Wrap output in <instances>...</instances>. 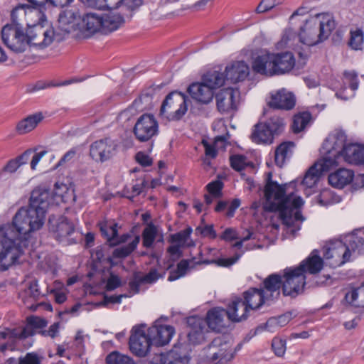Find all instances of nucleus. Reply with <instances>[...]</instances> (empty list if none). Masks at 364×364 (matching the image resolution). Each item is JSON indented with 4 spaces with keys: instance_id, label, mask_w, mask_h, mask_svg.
I'll return each instance as SVG.
<instances>
[{
    "instance_id": "nucleus-1",
    "label": "nucleus",
    "mask_w": 364,
    "mask_h": 364,
    "mask_svg": "<svg viewBox=\"0 0 364 364\" xmlns=\"http://www.w3.org/2000/svg\"><path fill=\"white\" fill-rule=\"evenodd\" d=\"M50 191L45 187H37L31 194L28 207L21 208L13 218L12 223L0 226V237L20 257L23 249L29 246L31 232L43 225L49 205Z\"/></svg>"
},
{
    "instance_id": "nucleus-2",
    "label": "nucleus",
    "mask_w": 364,
    "mask_h": 364,
    "mask_svg": "<svg viewBox=\"0 0 364 364\" xmlns=\"http://www.w3.org/2000/svg\"><path fill=\"white\" fill-rule=\"evenodd\" d=\"M272 178V173L269 172L264 190V209L268 212H278L282 223L287 227H293L296 222L303 220L299 209L303 205L304 201L293 193L286 195L287 184L279 185Z\"/></svg>"
},
{
    "instance_id": "nucleus-3",
    "label": "nucleus",
    "mask_w": 364,
    "mask_h": 364,
    "mask_svg": "<svg viewBox=\"0 0 364 364\" xmlns=\"http://www.w3.org/2000/svg\"><path fill=\"white\" fill-rule=\"evenodd\" d=\"M360 234H353L348 237V245L342 241H336L323 247V257L326 264L333 268L340 267L350 261L351 253L358 250L359 254L364 253V230Z\"/></svg>"
},
{
    "instance_id": "nucleus-4",
    "label": "nucleus",
    "mask_w": 364,
    "mask_h": 364,
    "mask_svg": "<svg viewBox=\"0 0 364 364\" xmlns=\"http://www.w3.org/2000/svg\"><path fill=\"white\" fill-rule=\"evenodd\" d=\"M124 23V17L119 14L87 13L82 18L80 29L86 37H90L96 33L107 34L114 31Z\"/></svg>"
},
{
    "instance_id": "nucleus-5",
    "label": "nucleus",
    "mask_w": 364,
    "mask_h": 364,
    "mask_svg": "<svg viewBox=\"0 0 364 364\" xmlns=\"http://www.w3.org/2000/svg\"><path fill=\"white\" fill-rule=\"evenodd\" d=\"M335 28L336 23L332 18L321 21L318 17H311L300 28L299 41L308 46H315L327 39Z\"/></svg>"
},
{
    "instance_id": "nucleus-6",
    "label": "nucleus",
    "mask_w": 364,
    "mask_h": 364,
    "mask_svg": "<svg viewBox=\"0 0 364 364\" xmlns=\"http://www.w3.org/2000/svg\"><path fill=\"white\" fill-rule=\"evenodd\" d=\"M231 308L232 302L229 304L227 310L219 307L211 309L207 313L205 321L197 316H192L188 318V324L193 326V330L196 333H202L205 323L212 331L220 332L226 327L224 322L225 316H227L232 322H240L245 320V314L239 316L237 313H234L232 316L230 315Z\"/></svg>"
},
{
    "instance_id": "nucleus-7",
    "label": "nucleus",
    "mask_w": 364,
    "mask_h": 364,
    "mask_svg": "<svg viewBox=\"0 0 364 364\" xmlns=\"http://www.w3.org/2000/svg\"><path fill=\"white\" fill-rule=\"evenodd\" d=\"M285 129L283 118L272 116L264 122H259L254 126L251 139L257 144H270L274 139L279 136Z\"/></svg>"
},
{
    "instance_id": "nucleus-8",
    "label": "nucleus",
    "mask_w": 364,
    "mask_h": 364,
    "mask_svg": "<svg viewBox=\"0 0 364 364\" xmlns=\"http://www.w3.org/2000/svg\"><path fill=\"white\" fill-rule=\"evenodd\" d=\"M271 304L260 287L250 288L243 293V299L236 298L232 301V308L229 314L232 316L234 313L237 312L239 308H242V314L245 315L246 320L250 310H258L263 305L269 306Z\"/></svg>"
},
{
    "instance_id": "nucleus-9",
    "label": "nucleus",
    "mask_w": 364,
    "mask_h": 364,
    "mask_svg": "<svg viewBox=\"0 0 364 364\" xmlns=\"http://www.w3.org/2000/svg\"><path fill=\"white\" fill-rule=\"evenodd\" d=\"M283 279L282 294L285 296L295 298L303 293L306 285V276L297 267H287L282 274Z\"/></svg>"
},
{
    "instance_id": "nucleus-10",
    "label": "nucleus",
    "mask_w": 364,
    "mask_h": 364,
    "mask_svg": "<svg viewBox=\"0 0 364 364\" xmlns=\"http://www.w3.org/2000/svg\"><path fill=\"white\" fill-rule=\"evenodd\" d=\"M186 112L185 95L176 91L170 92L166 97L160 109V114L172 121L181 119Z\"/></svg>"
},
{
    "instance_id": "nucleus-11",
    "label": "nucleus",
    "mask_w": 364,
    "mask_h": 364,
    "mask_svg": "<svg viewBox=\"0 0 364 364\" xmlns=\"http://www.w3.org/2000/svg\"><path fill=\"white\" fill-rule=\"evenodd\" d=\"M230 346L224 336L215 338L203 350L208 362L216 364L233 359L235 355L229 350Z\"/></svg>"
},
{
    "instance_id": "nucleus-12",
    "label": "nucleus",
    "mask_w": 364,
    "mask_h": 364,
    "mask_svg": "<svg viewBox=\"0 0 364 364\" xmlns=\"http://www.w3.org/2000/svg\"><path fill=\"white\" fill-rule=\"evenodd\" d=\"M4 43L16 53H23L26 49V33L20 24H6L1 29Z\"/></svg>"
},
{
    "instance_id": "nucleus-13",
    "label": "nucleus",
    "mask_w": 364,
    "mask_h": 364,
    "mask_svg": "<svg viewBox=\"0 0 364 364\" xmlns=\"http://www.w3.org/2000/svg\"><path fill=\"white\" fill-rule=\"evenodd\" d=\"M26 47L34 46L41 48L50 46L53 41H60L53 28H46L43 26L34 25L29 27L26 33Z\"/></svg>"
},
{
    "instance_id": "nucleus-14",
    "label": "nucleus",
    "mask_w": 364,
    "mask_h": 364,
    "mask_svg": "<svg viewBox=\"0 0 364 364\" xmlns=\"http://www.w3.org/2000/svg\"><path fill=\"white\" fill-rule=\"evenodd\" d=\"M133 132L139 141H148L158 134V122L153 114H144L137 119Z\"/></svg>"
},
{
    "instance_id": "nucleus-15",
    "label": "nucleus",
    "mask_w": 364,
    "mask_h": 364,
    "mask_svg": "<svg viewBox=\"0 0 364 364\" xmlns=\"http://www.w3.org/2000/svg\"><path fill=\"white\" fill-rule=\"evenodd\" d=\"M155 346L149 336V331L146 333L142 326H134L132 330L129 338V347L132 352L139 357H145Z\"/></svg>"
},
{
    "instance_id": "nucleus-16",
    "label": "nucleus",
    "mask_w": 364,
    "mask_h": 364,
    "mask_svg": "<svg viewBox=\"0 0 364 364\" xmlns=\"http://www.w3.org/2000/svg\"><path fill=\"white\" fill-rule=\"evenodd\" d=\"M116 148L117 144L109 138L97 140L90 145V156L95 161L102 163L114 155Z\"/></svg>"
},
{
    "instance_id": "nucleus-17",
    "label": "nucleus",
    "mask_w": 364,
    "mask_h": 364,
    "mask_svg": "<svg viewBox=\"0 0 364 364\" xmlns=\"http://www.w3.org/2000/svg\"><path fill=\"white\" fill-rule=\"evenodd\" d=\"M337 165L336 159H331L330 156H326L322 164H315L309 168L305 173L302 184L307 188H313L323 171H328L331 167Z\"/></svg>"
},
{
    "instance_id": "nucleus-18",
    "label": "nucleus",
    "mask_w": 364,
    "mask_h": 364,
    "mask_svg": "<svg viewBox=\"0 0 364 364\" xmlns=\"http://www.w3.org/2000/svg\"><path fill=\"white\" fill-rule=\"evenodd\" d=\"M260 288L267 298L272 303L277 300L282 291L283 279L282 274L273 273L267 276L262 282Z\"/></svg>"
},
{
    "instance_id": "nucleus-19",
    "label": "nucleus",
    "mask_w": 364,
    "mask_h": 364,
    "mask_svg": "<svg viewBox=\"0 0 364 364\" xmlns=\"http://www.w3.org/2000/svg\"><path fill=\"white\" fill-rule=\"evenodd\" d=\"M148 331L156 348L168 344L175 333L174 328L168 325L153 326L148 328Z\"/></svg>"
},
{
    "instance_id": "nucleus-20",
    "label": "nucleus",
    "mask_w": 364,
    "mask_h": 364,
    "mask_svg": "<svg viewBox=\"0 0 364 364\" xmlns=\"http://www.w3.org/2000/svg\"><path fill=\"white\" fill-rule=\"evenodd\" d=\"M274 53H266L257 55L252 62L254 72L268 77L276 75Z\"/></svg>"
},
{
    "instance_id": "nucleus-21",
    "label": "nucleus",
    "mask_w": 364,
    "mask_h": 364,
    "mask_svg": "<svg viewBox=\"0 0 364 364\" xmlns=\"http://www.w3.org/2000/svg\"><path fill=\"white\" fill-rule=\"evenodd\" d=\"M49 224L53 237L60 242L69 240L68 237L75 232L73 223L65 217H60L55 224L49 219Z\"/></svg>"
},
{
    "instance_id": "nucleus-22",
    "label": "nucleus",
    "mask_w": 364,
    "mask_h": 364,
    "mask_svg": "<svg viewBox=\"0 0 364 364\" xmlns=\"http://www.w3.org/2000/svg\"><path fill=\"white\" fill-rule=\"evenodd\" d=\"M341 155L344 160L352 164H364V146L358 144H348L343 149L337 151L333 159Z\"/></svg>"
},
{
    "instance_id": "nucleus-23",
    "label": "nucleus",
    "mask_w": 364,
    "mask_h": 364,
    "mask_svg": "<svg viewBox=\"0 0 364 364\" xmlns=\"http://www.w3.org/2000/svg\"><path fill=\"white\" fill-rule=\"evenodd\" d=\"M237 92V90L228 87L220 90L215 95L217 109L220 113H228L236 109L235 95Z\"/></svg>"
},
{
    "instance_id": "nucleus-24",
    "label": "nucleus",
    "mask_w": 364,
    "mask_h": 364,
    "mask_svg": "<svg viewBox=\"0 0 364 364\" xmlns=\"http://www.w3.org/2000/svg\"><path fill=\"white\" fill-rule=\"evenodd\" d=\"M188 92L196 101L207 105L212 102L214 92L203 80L201 82H193L188 87Z\"/></svg>"
},
{
    "instance_id": "nucleus-25",
    "label": "nucleus",
    "mask_w": 364,
    "mask_h": 364,
    "mask_svg": "<svg viewBox=\"0 0 364 364\" xmlns=\"http://www.w3.org/2000/svg\"><path fill=\"white\" fill-rule=\"evenodd\" d=\"M295 103L294 95L291 92L282 89L272 95L271 100L268 105L274 109L289 110L294 107Z\"/></svg>"
},
{
    "instance_id": "nucleus-26",
    "label": "nucleus",
    "mask_w": 364,
    "mask_h": 364,
    "mask_svg": "<svg viewBox=\"0 0 364 364\" xmlns=\"http://www.w3.org/2000/svg\"><path fill=\"white\" fill-rule=\"evenodd\" d=\"M46 325L47 321L45 319L38 316H30L27 318V325L21 329L14 328L11 335L20 336V339H25L36 334V329H41Z\"/></svg>"
},
{
    "instance_id": "nucleus-27",
    "label": "nucleus",
    "mask_w": 364,
    "mask_h": 364,
    "mask_svg": "<svg viewBox=\"0 0 364 364\" xmlns=\"http://www.w3.org/2000/svg\"><path fill=\"white\" fill-rule=\"evenodd\" d=\"M249 66L244 61L234 62L225 69L226 80L232 83L243 81L249 75Z\"/></svg>"
},
{
    "instance_id": "nucleus-28",
    "label": "nucleus",
    "mask_w": 364,
    "mask_h": 364,
    "mask_svg": "<svg viewBox=\"0 0 364 364\" xmlns=\"http://www.w3.org/2000/svg\"><path fill=\"white\" fill-rule=\"evenodd\" d=\"M276 75H284L290 72L295 65V58L292 53L284 52L274 53Z\"/></svg>"
},
{
    "instance_id": "nucleus-29",
    "label": "nucleus",
    "mask_w": 364,
    "mask_h": 364,
    "mask_svg": "<svg viewBox=\"0 0 364 364\" xmlns=\"http://www.w3.org/2000/svg\"><path fill=\"white\" fill-rule=\"evenodd\" d=\"M0 237V271H5L18 262L19 257L16 255V249L2 241Z\"/></svg>"
},
{
    "instance_id": "nucleus-30",
    "label": "nucleus",
    "mask_w": 364,
    "mask_h": 364,
    "mask_svg": "<svg viewBox=\"0 0 364 364\" xmlns=\"http://www.w3.org/2000/svg\"><path fill=\"white\" fill-rule=\"evenodd\" d=\"M323 265V259L318 255V251L314 250L297 267L301 268L304 274L305 273L315 274L320 272Z\"/></svg>"
},
{
    "instance_id": "nucleus-31",
    "label": "nucleus",
    "mask_w": 364,
    "mask_h": 364,
    "mask_svg": "<svg viewBox=\"0 0 364 364\" xmlns=\"http://www.w3.org/2000/svg\"><path fill=\"white\" fill-rule=\"evenodd\" d=\"M353 171L347 168H339L328 176V182L331 186L336 188H343L350 183L353 179Z\"/></svg>"
},
{
    "instance_id": "nucleus-32",
    "label": "nucleus",
    "mask_w": 364,
    "mask_h": 364,
    "mask_svg": "<svg viewBox=\"0 0 364 364\" xmlns=\"http://www.w3.org/2000/svg\"><path fill=\"white\" fill-rule=\"evenodd\" d=\"M43 119V116L41 112L31 114L17 123L16 131L18 134H27L33 130Z\"/></svg>"
},
{
    "instance_id": "nucleus-33",
    "label": "nucleus",
    "mask_w": 364,
    "mask_h": 364,
    "mask_svg": "<svg viewBox=\"0 0 364 364\" xmlns=\"http://www.w3.org/2000/svg\"><path fill=\"white\" fill-rule=\"evenodd\" d=\"M295 144L292 141H284L280 144L275 149L274 161L277 166L282 167L287 159H289L293 152Z\"/></svg>"
},
{
    "instance_id": "nucleus-34",
    "label": "nucleus",
    "mask_w": 364,
    "mask_h": 364,
    "mask_svg": "<svg viewBox=\"0 0 364 364\" xmlns=\"http://www.w3.org/2000/svg\"><path fill=\"white\" fill-rule=\"evenodd\" d=\"M202 80L210 87V89H215L224 85L226 80L225 73L220 70H213L207 72L202 78Z\"/></svg>"
},
{
    "instance_id": "nucleus-35",
    "label": "nucleus",
    "mask_w": 364,
    "mask_h": 364,
    "mask_svg": "<svg viewBox=\"0 0 364 364\" xmlns=\"http://www.w3.org/2000/svg\"><path fill=\"white\" fill-rule=\"evenodd\" d=\"M154 89L149 87L144 90L141 95L132 103L133 107L138 110L143 111L150 109L152 106Z\"/></svg>"
},
{
    "instance_id": "nucleus-36",
    "label": "nucleus",
    "mask_w": 364,
    "mask_h": 364,
    "mask_svg": "<svg viewBox=\"0 0 364 364\" xmlns=\"http://www.w3.org/2000/svg\"><path fill=\"white\" fill-rule=\"evenodd\" d=\"M76 15L71 10H65L59 14L58 24L59 28L66 34L70 33L74 30Z\"/></svg>"
},
{
    "instance_id": "nucleus-37",
    "label": "nucleus",
    "mask_w": 364,
    "mask_h": 364,
    "mask_svg": "<svg viewBox=\"0 0 364 364\" xmlns=\"http://www.w3.org/2000/svg\"><path fill=\"white\" fill-rule=\"evenodd\" d=\"M345 300L355 307H364V282L360 287L347 292Z\"/></svg>"
},
{
    "instance_id": "nucleus-38",
    "label": "nucleus",
    "mask_w": 364,
    "mask_h": 364,
    "mask_svg": "<svg viewBox=\"0 0 364 364\" xmlns=\"http://www.w3.org/2000/svg\"><path fill=\"white\" fill-rule=\"evenodd\" d=\"M102 235L107 239L109 245L117 236L118 224L112 221L104 220L97 224Z\"/></svg>"
},
{
    "instance_id": "nucleus-39",
    "label": "nucleus",
    "mask_w": 364,
    "mask_h": 364,
    "mask_svg": "<svg viewBox=\"0 0 364 364\" xmlns=\"http://www.w3.org/2000/svg\"><path fill=\"white\" fill-rule=\"evenodd\" d=\"M139 242V235H136L134 240L129 244L114 249L112 252V257L117 259L127 257L136 250Z\"/></svg>"
},
{
    "instance_id": "nucleus-40",
    "label": "nucleus",
    "mask_w": 364,
    "mask_h": 364,
    "mask_svg": "<svg viewBox=\"0 0 364 364\" xmlns=\"http://www.w3.org/2000/svg\"><path fill=\"white\" fill-rule=\"evenodd\" d=\"M14 329H6L0 332V351L4 353L7 350H13L16 341L21 340L20 336H11Z\"/></svg>"
},
{
    "instance_id": "nucleus-41",
    "label": "nucleus",
    "mask_w": 364,
    "mask_h": 364,
    "mask_svg": "<svg viewBox=\"0 0 364 364\" xmlns=\"http://www.w3.org/2000/svg\"><path fill=\"white\" fill-rule=\"evenodd\" d=\"M158 235L157 228L152 223H149L142 232V244L146 248H150Z\"/></svg>"
},
{
    "instance_id": "nucleus-42",
    "label": "nucleus",
    "mask_w": 364,
    "mask_h": 364,
    "mask_svg": "<svg viewBox=\"0 0 364 364\" xmlns=\"http://www.w3.org/2000/svg\"><path fill=\"white\" fill-rule=\"evenodd\" d=\"M311 119V115L308 112H304L294 117L291 129L294 133H299L305 129Z\"/></svg>"
},
{
    "instance_id": "nucleus-43",
    "label": "nucleus",
    "mask_w": 364,
    "mask_h": 364,
    "mask_svg": "<svg viewBox=\"0 0 364 364\" xmlns=\"http://www.w3.org/2000/svg\"><path fill=\"white\" fill-rule=\"evenodd\" d=\"M348 46L355 50H362L364 44L363 32L360 28L351 30Z\"/></svg>"
},
{
    "instance_id": "nucleus-44",
    "label": "nucleus",
    "mask_w": 364,
    "mask_h": 364,
    "mask_svg": "<svg viewBox=\"0 0 364 364\" xmlns=\"http://www.w3.org/2000/svg\"><path fill=\"white\" fill-rule=\"evenodd\" d=\"M230 161L231 167L237 171H241L246 167L254 168V164L247 161V157L244 155L236 154L231 156L230 157Z\"/></svg>"
},
{
    "instance_id": "nucleus-45",
    "label": "nucleus",
    "mask_w": 364,
    "mask_h": 364,
    "mask_svg": "<svg viewBox=\"0 0 364 364\" xmlns=\"http://www.w3.org/2000/svg\"><path fill=\"white\" fill-rule=\"evenodd\" d=\"M124 0H85V3L92 7L98 9L107 8L109 9H117Z\"/></svg>"
},
{
    "instance_id": "nucleus-46",
    "label": "nucleus",
    "mask_w": 364,
    "mask_h": 364,
    "mask_svg": "<svg viewBox=\"0 0 364 364\" xmlns=\"http://www.w3.org/2000/svg\"><path fill=\"white\" fill-rule=\"evenodd\" d=\"M107 364H134V360L129 356L114 351L106 357Z\"/></svg>"
},
{
    "instance_id": "nucleus-47",
    "label": "nucleus",
    "mask_w": 364,
    "mask_h": 364,
    "mask_svg": "<svg viewBox=\"0 0 364 364\" xmlns=\"http://www.w3.org/2000/svg\"><path fill=\"white\" fill-rule=\"evenodd\" d=\"M191 232L192 229L191 228H188L177 233L171 234L168 241L172 244L181 245L182 247L190 237Z\"/></svg>"
},
{
    "instance_id": "nucleus-48",
    "label": "nucleus",
    "mask_w": 364,
    "mask_h": 364,
    "mask_svg": "<svg viewBox=\"0 0 364 364\" xmlns=\"http://www.w3.org/2000/svg\"><path fill=\"white\" fill-rule=\"evenodd\" d=\"M188 267L189 263L188 260L182 259L178 263L176 269L170 272L168 280L170 282L175 281L184 276Z\"/></svg>"
},
{
    "instance_id": "nucleus-49",
    "label": "nucleus",
    "mask_w": 364,
    "mask_h": 364,
    "mask_svg": "<svg viewBox=\"0 0 364 364\" xmlns=\"http://www.w3.org/2000/svg\"><path fill=\"white\" fill-rule=\"evenodd\" d=\"M343 82L348 85L352 90H356L358 87V74L355 71H345L343 73Z\"/></svg>"
},
{
    "instance_id": "nucleus-50",
    "label": "nucleus",
    "mask_w": 364,
    "mask_h": 364,
    "mask_svg": "<svg viewBox=\"0 0 364 364\" xmlns=\"http://www.w3.org/2000/svg\"><path fill=\"white\" fill-rule=\"evenodd\" d=\"M223 188V183L219 180L213 181L206 186L208 193L215 198H220L222 196Z\"/></svg>"
},
{
    "instance_id": "nucleus-51",
    "label": "nucleus",
    "mask_w": 364,
    "mask_h": 364,
    "mask_svg": "<svg viewBox=\"0 0 364 364\" xmlns=\"http://www.w3.org/2000/svg\"><path fill=\"white\" fill-rule=\"evenodd\" d=\"M24 294L26 297H29L34 301H37L40 298L41 294L36 280L29 282L28 287L25 289Z\"/></svg>"
},
{
    "instance_id": "nucleus-52",
    "label": "nucleus",
    "mask_w": 364,
    "mask_h": 364,
    "mask_svg": "<svg viewBox=\"0 0 364 364\" xmlns=\"http://www.w3.org/2000/svg\"><path fill=\"white\" fill-rule=\"evenodd\" d=\"M272 349L277 356H283L286 351V341L277 337L274 338L272 341Z\"/></svg>"
},
{
    "instance_id": "nucleus-53",
    "label": "nucleus",
    "mask_w": 364,
    "mask_h": 364,
    "mask_svg": "<svg viewBox=\"0 0 364 364\" xmlns=\"http://www.w3.org/2000/svg\"><path fill=\"white\" fill-rule=\"evenodd\" d=\"M141 275L139 272L134 274L133 277L129 282V287L133 294H137L140 291V287L144 284Z\"/></svg>"
},
{
    "instance_id": "nucleus-54",
    "label": "nucleus",
    "mask_w": 364,
    "mask_h": 364,
    "mask_svg": "<svg viewBox=\"0 0 364 364\" xmlns=\"http://www.w3.org/2000/svg\"><path fill=\"white\" fill-rule=\"evenodd\" d=\"M290 320L291 314H285L278 316L277 318H272L269 319L266 323V326H268L269 325L277 324L279 326H284L287 325L290 321Z\"/></svg>"
},
{
    "instance_id": "nucleus-55",
    "label": "nucleus",
    "mask_w": 364,
    "mask_h": 364,
    "mask_svg": "<svg viewBox=\"0 0 364 364\" xmlns=\"http://www.w3.org/2000/svg\"><path fill=\"white\" fill-rule=\"evenodd\" d=\"M275 6V0H262L255 9L256 13L262 14L265 13Z\"/></svg>"
},
{
    "instance_id": "nucleus-56",
    "label": "nucleus",
    "mask_w": 364,
    "mask_h": 364,
    "mask_svg": "<svg viewBox=\"0 0 364 364\" xmlns=\"http://www.w3.org/2000/svg\"><path fill=\"white\" fill-rule=\"evenodd\" d=\"M161 275L155 268H151L149 272L145 275H141V279L145 284H153L156 282Z\"/></svg>"
},
{
    "instance_id": "nucleus-57",
    "label": "nucleus",
    "mask_w": 364,
    "mask_h": 364,
    "mask_svg": "<svg viewBox=\"0 0 364 364\" xmlns=\"http://www.w3.org/2000/svg\"><path fill=\"white\" fill-rule=\"evenodd\" d=\"M18 364H41V360L36 353H28L25 357L19 358Z\"/></svg>"
},
{
    "instance_id": "nucleus-58",
    "label": "nucleus",
    "mask_w": 364,
    "mask_h": 364,
    "mask_svg": "<svg viewBox=\"0 0 364 364\" xmlns=\"http://www.w3.org/2000/svg\"><path fill=\"white\" fill-rule=\"evenodd\" d=\"M334 138L336 141L334 142L333 149H336V147H342V149H343L344 146L348 145L346 144V135L344 132L341 130L336 131L334 134Z\"/></svg>"
},
{
    "instance_id": "nucleus-59",
    "label": "nucleus",
    "mask_w": 364,
    "mask_h": 364,
    "mask_svg": "<svg viewBox=\"0 0 364 364\" xmlns=\"http://www.w3.org/2000/svg\"><path fill=\"white\" fill-rule=\"evenodd\" d=\"M202 144L205 148V154L206 157L215 159L218 155V150L215 144H209L206 140L203 139Z\"/></svg>"
},
{
    "instance_id": "nucleus-60",
    "label": "nucleus",
    "mask_w": 364,
    "mask_h": 364,
    "mask_svg": "<svg viewBox=\"0 0 364 364\" xmlns=\"http://www.w3.org/2000/svg\"><path fill=\"white\" fill-rule=\"evenodd\" d=\"M198 232H200V233L203 237H208L211 239H215L217 236L216 232L213 228V225H205L203 228L198 227L196 230Z\"/></svg>"
},
{
    "instance_id": "nucleus-61",
    "label": "nucleus",
    "mask_w": 364,
    "mask_h": 364,
    "mask_svg": "<svg viewBox=\"0 0 364 364\" xmlns=\"http://www.w3.org/2000/svg\"><path fill=\"white\" fill-rule=\"evenodd\" d=\"M121 286L120 278L114 274H110L106 284V289L107 291H112L116 288Z\"/></svg>"
},
{
    "instance_id": "nucleus-62",
    "label": "nucleus",
    "mask_w": 364,
    "mask_h": 364,
    "mask_svg": "<svg viewBox=\"0 0 364 364\" xmlns=\"http://www.w3.org/2000/svg\"><path fill=\"white\" fill-rule=\"evenodd\" d=\"M77 149L76 148H72L68 151H67L60 159L58 163L57 164L56 166H63L67 163H69L73 161L74 157L76 155Z\"/></svg>"
},
{
    "instance_id": "nucleus-63",
    "label": "nucleus",
    "mask_w": 364,
    "mask_h": 364,
    "mask_svg": "<svg viewBox=\"0 0 364 364\" xmlns=\"http://www.w3.org/2000/svg\"><path fill=\"white\" fill-rule=\"evenodd\" d=\"M136 161L142 166H149L152 164V159L142 151H139L135 156Z\"/></svg>"
},
{
    "instance_id": "nucleus-64",
    "label": "nucleus",
    "mask_w": 364,
    "mask_h": 364,
    "mask_svg": "<svg viewBox=\"0 0 364 364\" xmlns=\"http://www.w3.org/2000/svg\"><path fill=\"white\" fill-rule=\"evenodd\" d=\"M124 296V295H112V296H107L105 295L103 297V301H102L101 304L104 306H107L109 304H120L122 301V298Z\"/></svg>"
}]
</instances>
